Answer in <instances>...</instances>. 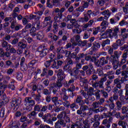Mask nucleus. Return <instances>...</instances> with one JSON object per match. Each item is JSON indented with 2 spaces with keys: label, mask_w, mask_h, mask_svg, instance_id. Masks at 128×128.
<instances>
[{
  "label": "nucleus",
  "mask_w": 128,
  "mask_h": 128,
  "mask_svg": "<svg viewBox=\"0 0 128 128\" xmlns=\"http://www.w3.org/2000/svg\"><path fill=\"white\" fill-rule=\"evenodd\" d=\"M58 26H59V24L56 22L53 23L52 32H54V34H56V32H58Z\"/></svg>",
  "instance_id": "obj_38"
},
{
  "label": "nucleus",
  "mask_w": 128,
  "mask_h": 128,
  "mask_svg": "<svg viewBox=\"0 0 128 128\" xmlns=\"http://www.w3.org/2000/svg\"><path fill=\"white\" fill-rule=\"evenodd\" d=\"M62 104H63L65 108H70V102L68 100L62 102Z\"/></svg>",
  "instance_id": "obj_57"
},
{
  "label": "nucleus",
  "mask_w": 128,
  "mask_h": 128,
  "mask_svg": "<svg viewBox=\"0 0 128 128\" xmlns=\"http://www.w3.org/2000/svg\"><path fill=\"white\" fill-rule=\"evenodd\" d=\"M38 64V60H31L28 64L29 68H34Z\"/></svg>",
  "instance_id": "obj_39"
},
{
  "label": "nucleus",
  "mask_w": 128,
  "mask_h": 128,
  "mask_svg": "<svg viewBox=\"0 0 128 128\" xmlns=\"http://www.w3.org/2000/svg\"><path fill=\"white\" fill-rule=\"evenodd\" d=\"M94 88L92 87H90V88H88V90L87 91V95L89 96H94Z\"/></svg>",
  "instance_id": "obj_37"
},
{
  "label": "nucleus",
  "mask_w": 128,
  "mask_h": 128,
  "mask_svg": "<svg viewBox=\"0 0 128 128\" xmlns=\"http://www.w3.org/2000/svg\"><path fill=\"white\" fill-rule=\"evenodd\" d=\"M36 38L37 40H42L44 39V34L42 31H40L37 33Z\"/></svg>",
  "instance_id": "obj_32"
},
{
  "label": "nucleus",
  "mask_w": 128,
  "mask_h": 128,
  "mask_svg": "<svg viewBox=\"0 0 128 128\" xmlns=\"http://www.w3.org/2000/svg\"><path fill=\"white\" fill-rule=\"evenodd\" d=\"M100 116L98 114H96L93 118H91V122H100Z\"/></svg>",
  "instance_id": "obj_35"
},
{
  "label": "nucleus",
  "mask_w": 128,
  "mask_h": 128,
  "mask_svg": "<svg viewBox=\"0 0 128 128\" xmlns=\"http://www.w3.org/2000/svg\"><path fill=\"white\" fill-rule=\"evenodd\" d=\"M67 63L66 64L68 66H74V61H72V60L70 58H68L66 59Z\"/></svg>",
  "instance_id": "obj_62"
},
{
  "label": "nucleus",
  "mask_w": 128,
  "mask_h": 128,
  "mask_svg": "<svg viewBox=\"0 0 128 128\" xmlns=\"http://www.w3.org/2000/svg\"><path fill=\"white\" fill-rule=\"evenodd\" d=\"M100 40H104V38H108V36H106V32L104 33V30H102L100 34Z\"/></svg>",
  "instance_id": "obj_54"
},
{
  "label": "nucleus",
  "mask_w": 128,
  "mask_h": 128,
  "mask_svg": "<svg viewBox=\"0 0 128 128\" xmlns=\"http://www.w3.org/2000/svg\"><path fill=\"white\" fill-rule=\"evenodd\" d=\"M30 20H32L34 18L36 20L34 24V26H36V28H40V16H38L36 15L30 14L29 16Z\"/></svg>",
  "instance_id": "obj_7"
},
{
  "label": "nucleus",
  "mask_w": 128,
  "mask_h": 128,
  "mask_svg": "<svg viewBox=\"0 0 128 128\" xmlns=\"http://www.w3.org/2000/svg\"><path fill=\"white\" fill-rule=\"evenodd\" d=\"M104 82H106L105 80L101 78L98 82L93 83L92 86L95 88H104Z\"/></svg>",
  "instance_id": "obj_8"
},
{
  "label": "nucleus",
  "mask_w": 128,
  "mask_h": 128,
  "mask_svg": "<svg viewBox=\"0 0 128 128\" xmlns=\"http://www.w3.org/2000/svg\"><path fill=\"white\" fill-rule=\"evenodd\" d=\"M80 82H82V86H84V90H86V92H88V85L86 84V82H88V80L80 77Z\"/></svg>",
  "instance_id": "obj_14"
},
{
  "label": "nucleus",
  "mask_w": 128,
  "mask_h": 128,
  "mask_svg": "<svg viewBox=\"0 0 128 128\" xmlns=\"http://www.w3.org/2000/svg\"><path fill=\"white\" fill-rule=\"evenodd\" d=\"M122 52L120 51L115 50L114 52V55L110 56V62L113 66V70L118 68V58L122 56Z\"/></svg>",
  "instance_id": "obj_1"
},
{
  "label": "nucleus",
  "mask_w": 128,
  "mask_h": 128,
  "mask_svg": "<svg viewBox=\"0 0 128 128\" xmlns=\"http://www.w3.org/2000/svg\"><path fill=\"white\" fill-rule=\"evenodd\" d=\"M62 14L61 13H58L57 16H56L54 18V22H56V24H60V20L62 18Z\"/></svg>",
  "instance_id": "obj_27"
},
{
  "label": "nucleus",
  "mask_w": 128,
  "mask_h": 128,
  "mask_svg": "<svg viewBox=\"0 0 128 128\" xmlns=\"http://www.w3.org/2000/svg\"><path fill=\"white\" fill-rule=\"evenodd\" d=\"M114 86H115L116 88H118L120 90L122 88V84H123L122 82V80H120V78H117L114 80Z\"/></svg>",
  "instance_id": "obj_15"
},
{
  "label": "nucleus",
  "mask_w": 128,
  "mask_h": 128,
  "mask_svg": "<svg viewBox=\"0 0 128 128\" xmlns=\"http://www.w3.org/2000/svg\"><path fill=\"white\" fill-rule=\"evenodd\" d=\"M32 96L34 100L36 102H40V98H42V96L40 94H36L34 92L32 93Z\"/></svg>",
  "instance_id": "obj_30"
},
{
  "label": "nucleus",
  "mask_w": 128,
  "mask_h": 128,
  "mask_svg": "<svg viewBox=\"0 0 128 128\" xmlns=\"http://www.w3.org/2000/svg\"><path fill=\"white\" fill-rule=\"evenodd\" d=\"M42 109V104H36L34 106V110L35 112H41Z\"/></svg>",
  "instance_id": "obj_43"
},
{
  "label": "nucleus",
  "mask_w": 128,
  "mask_h": 128,
  "mask_svg": "<svg viewBox=\"0 0 128 128\" xmlns=\"http://www.w3.org/2000/svg\"><path fill=\"white\" fill-rule=\"evenodd\" d=\"M98 80V75H96V74H93L89 82H92V84L94 83V81L96 82Z\"/></svg>",
  "instance_id": "obj_36"
},
{
  "label": "nucleus",
  "mask_w": 128,
  "mask_h": 128,
  "mask_svg": "<svg viewBox=\"0 0 128 128\" xmlns=\"http://www.w3.org/2000/svg\"><path fill=\"white\" fill-rule=\"evenodd\" d=\"M64 118H65V124H66V126L67 128H70V118L69 116H66L65 114L64 116Z\"/></svg>",
  "instance_id": "obj_19"
},
{
  "label": "nucleus",
  "mask_w": 128,
  "mask_h": 128,
  "mask_svg": "<svg viewBox=\"0 0 128 128\" xmlns=\"http://www.w3.org/2000/svg\"><path fill=\"white\" fill-rule=\"evenodd\" d=\"M70 108L72 110V112H76V108H78V106L76 105V103L73 102L70 104L69 106Z\"/></svg>",
  "instance_id": "obj_34"
},
{
  "label": "nucleus",
  "mask_w": 128,
  "mask_h": 128,
  "mask_svg": "<svg viewBox=\"0 0 128 128\" xmlns=\"http://www.w3.org/2000/svg\"><path fill=\"white\" fill-rule=\"evenodd\" d=\"M100 32V26H98L96 28H94L93 30L94 36H96V34H98Z\"/></svg>",
  "instance_id": "obj_56"
},
{
  "label": "nucleus",
  "mask_w": 128,
  "mask_h": 128,
  "mask_svg": "<svg viewBox=\"0 0 128 128\" xmlns=\"http://www.w3.org/2000/svg\"><path fill=\"white\" fill-rule=\"evenodd\" d=\"M49 86L50 90H52V94H56V92H58V90L62 86V83L57 80L56 82L50 84Z\"/></svg>",
  "instance_id": "obj_3"
},
{
  "label": "nucleus",
  "mask_w": 128,
  "mask_h": 128,
  "mask_svg": "<svg viewBox=\"0 0 128 128\" xmlns=\"http://www.w3.org/2000/svg\"><path fill=\"white\" fill-rule=\"evenodd\" d=\"M122 114H128V106H124L122 108Z\"/></svg>",
  "instance_id": "obj_48"
},
{
  "label": "nucleus",
  "mask_w": 128,
  "mask_h": 128,
  "mask_svg": "<svg viewBox=\"0 0 128 128\" xmlns=\"http://www.w3.org/2000/svg\"><path fill=\"white\" fill-rule=\"evenodd\" d=\"M42 120H44V122L54 126V122H56L58 118L54 116L52 118V114L50 113H46L42 116Z\"/></svg>",
  "instance_id": "obj_4"
},
{
  "label": "nucleus",
  "mask_w": 128,
  "mask_h": 128,
  "mask_svg": "<svg viewBox=\"0 0 128 128\" xmlns=\"http://www.w3.org/2000/svg\"><path fill=\"white\" fill-rule=\"evenodd\" d=\"M90 36V32L86 31L84 32L83 35L84 40H88Z\"/></svg>",
  "instance_id": "obj_58"
},
{
  "label": "nucleus",
  "mask_w": 128,
  "mask_h": 128,
  "mask_svg": "<svg viewBox=\"0 0 128 128\" xmlns=\"http://www.w3.org/2000/svg\"><path fill=\"white\" fill-rule=\"evenodd\" d=\"M38 114V113L34 110L32 112H30L28 115V116L29 118H32L33 120H34V118H36V115Z\"/></svg>",
  "instance_id": "obj_33"
},
{
  "label": "nucleus",
  "mask_w": 128,
  "mask_h": 128,
  "mask_svg": "<svg viewBox=\"0 0 128 128\" xmlns=\"http://www.w3.org/2000/svg\"><path fill=\"white\" fill-rule=\"evenodd\" d=\"M2 100V102H4L6 104H8V102H9L8 98L6 97V94H3Z\"/></svg>",
  "instance_id": "obj_60"
},
{
  "label": "nucleus",
  "mask_w": 128,
  "mask_h": 128,
  "mask_svg": "<svg viewBox=\"0 0 128 128\" xmlns=\"http://www.w3.org/2000/svg\"><path fill=\"white\" fill-rule=\"evenodd\" d=\"M78 26H80V25L78 24L74 25V28H75L73 29L72 30L74 34H80V32H82V29H80Z\"/></svg>",
  "instance_id": "obj_23"
},
{
  "label": "nucleus",
  "mask_w": 128,
  "mask_h": 128,
  "mask_svg": "<svg viewBox=\"0 0 128 128\" xmlns=\"http://www.w3.org/2000/svg\"><path fill=\"white\" fill-rule=\"evenodd\" d=\"M56 52L58 54V58H62V55L60 54H62V47H59L56 48Z\"/></svg>",
  "instance_id": "obj_52"
},
{
  "label": "nucleus",
  "mask_w": 128,
  "mask_h": 128,
  "mask_svg": "<svg viewBox=\"0 0 128 128\" xmlns=\"http://www.w3.org/2000/svg\"><path fill=\"white\" fill-rule=\"evenodd\" d=\"M100 26H102V30H106L108 26V22L106 20H104L100 24Z\"/></svg>",
  "instance_id": "obj_26"
},
{
  "label": "nucleus",
  "mask_w": 128,
  "mask_h": 128,
  "mask_svg": "<svg viewBox=\"0 0 128 128\" xmlns=\"http://www.w3.org/2000/svg\"><path fill=\"white\" fill-rule=\"evenodd\" d=\"M26 40H22V42H20L18 44V50H17V54H22V52L24 50V48H26L27 44H24V42Z\"/></svg>",
  "instance_id": "obj_6"
},
{
  "label": "nucleus",
  "mask_w": 128,
  "mask_h": 128,
  "mask_svg": "<svg viewBox=\"0 0 128 128\" xmlns=\"http://www.w3.org/2000/svg\"><path fill=\"white\" fill-rule=\"evenodd\" d=\"M94 21L93 20H90L87 24H85L84 26V28H90L92 26V24Z\"/></svg>",
  "instance_id": "obj_46"
},
{
  "label": "nucleus",
  "mask_w": 128,
  "mask_h": 128,
  "mask_svg": "<svg viewBox=\"0 0 128 128\" xmlns=\"http://www.w3.org/2000/svg\"><path fill=\"white\" fill-rule=\"evenodd\" d=\"M97 15L96 12L88 10L86 14H84V18H80L79 20L82 22H88L90 18H92V17L96 16Z\"/></svg>",
  "instance_id": "obj_2"
},
{
  "label": "nucleus",
  "mask_w": 128,
  "mask_h": 128,
  "mask_svg": "<svg viewBox=\"0 0 128 128\" xmlns=\"http://www.w3.org/2000/svg\"><path fill=\"white\" fill-rule=\"evenodd\" d=\"M100 60L101 66H105V64H108V61H107L104 57L100 58Z\"/></svg>",
  "instance_id": "obj_28"
},
{
  "label": "nucleus",
  "mask_w": 128,
  "mask_h": 128,
  "mask_svg": "<svg viewBox=\"0 0 128 128\" xmlns=\"http://www.w3.org/2000/svg\"><path fill=\"white\" fill-rule=\"evenodd\" d=\"M30 36H36V27H32L30 30Z\"/></svg>",
  "instance_id": "obj_45"
},
{
  "label": "nucleus",
  "mask_w": 128,
  "mask_h": 128,
  "mask_svg": "<svg viewBox=\"0 0 128 128\" xmlns=\"http://www.w3.org/2000/svg\"><path fill=\"white\" fill-rule=\"evenodd\" d=\"M12 18V20L14 21L12 22L11 24V28H15L16 30V22L14 20H16V7L15 8L14 10L13 11Z\"/></svg>",
  "instance_id": "obj_12"
},
{
  "label": "nucleus",
  "mask_w": 128,
  "mask_h": 128,
  "mask_svg": "<svg viewBox=\"0 0 128 128\" xmlns=\"http://www.w3.org/2000/svg\"><path fill=\"white\" fill-rule=\"evenodd\" d=\"M100 14L104 16V20H108V18H110L112 14V12H110L108 10H104L100 12Z\"/></svg>",
  "instance_id": "obj_13"
},
{
  "label": "nucleus",
  "mask_w": 128,
  "mask_h": 128,
  "mask_svg": "<svg viewBox=\"0 0 128 128\" xmlns=\"http://www.w3.org/2000/svg\"><path fill=\"white\" fill-rule=\"evenodd\" d=\"M2 48H7L6 50H10V48H12V45L8 44V43L6 41L3 40L1 42Z\"/></svg>",
  "instance_id": "obj_20"
},
{
  "label": "nucleus",
  "mask_w": 128,
  "mask_h": 128,
  "mask_svg": "<svg viewBox=\"0 0 128 128\" xmlns=\"http://www.w3.org/2000/svg\"><path fill=\"white\" fill-rule=\"evenodd\" d=\"M113 30L114 32H112V34H113V36H114V38L116 40H117V38H118V32H120V28H118L116 27L115 28H114Z\"/></svg>",
  "instance_id": "obj_31"
},
{
  "label": "nucleus",
  "mask_w": 128,
  "mask_h": 128,
  "mask_svg": "<svg viewBox=\"0 0 128 128\" xmlns=\"http://www.w3.org/2000/svg\"><path fill=\"white\" fill-rule=\"evenodd\" d=\"M25 102L28 103L29 106H34L36 104V101L32 100V98L30 97L25 98Z\"/></svg>",
  "instance_id": "obj_17"
},
{
  "label": "nucleus",
  "mask_w": 128,
  "mask_h": 128,
  "mask_svg": "<svg viewBox=\"0 0 128 128\" xmlns=\"http://www.w3.org/2000/svg\"><path fill=\"white\" fill-rule=\"evenodd\" d=\"M88 110V106L86 105H80V108L79 110H78L76 111V114L78 116H80L81 118H84L86 116V110Z\"/></svg>",
  "instance_id": "obj_5"
},
{
  "label": "nucleus",
  "mask_w": 128,
  "mask_h": 128,
  "mask_svg": "<svg viewBox=\"0 0 128 128\" xmlns=\"http://www.w3.org/2000/svg\"><path fill=\"white\" fill-rule=\"evenodd\" d=\"M62 126L63 128L66 126V123L64 119L58 120L54 124L55 128H61Z\"/></svg>",
  "instance_id": "obj_11"
},
{
  "label": "nucleus",
  "mask_w": 128,
  "mask_h": 128,
  "mask_svg": "<svg viewBox=\"0 0 128 128\" xmlns=\"http://www.w3.org/2000/svg\"><path fill=\"white\" fill-rule=\"evenodd\" d=\"M11 106L13 108L12 112H14L15 116H16V98H14L12 99Z\"/></svg>",
  "instance_id": "obj_16"
},
{
  "label": "nucleus",
  "mask_w": 128,
  "mask_h": 128,
  "mask_svg": "<svg viewBox=\"0 0 128 128\" xmlns=\"http://www.w3.org/2000/svg\"><path fill=\"white\" fill-rule=\"evenodd\" d=\"M48 50L46 44H42L38 48V52H40L41 50Z\"/></svg>",
  "instance_id": "obj_47"
},
{
  "label": "nucleus",
  "mask_w": 128,
  "mask_h": 128,
  "mask_svg": "<svg viewBox=\"0 0 128 128\" xmlns=\"http://www.w3.org/2000/svg\"><path fill=\"white\" fill-rule=\"evenodd\" d=\"M63 70L64 72H68L69 74L72 72V68L70 66L68 65V64H65L63 67Z\"/></svg>",
  "instance_id": "obj_24"
},
{
  "label": "nucleus",
  "mask_w": 128,
  "mask_h": 128,
  "mask_svg": "<svg viewBox=\"0 0 128 128\" xmlns=\"http://www.w3.org/2000/svg\"><path fill=\"white\" fill-rule=\"evenodd\" d=\"M88 44V40H80L79 41V42L78 43V46H81L82 48H83L84 46H86Z\"/></svg>",
  "instance_id": "obj_42"
},
{
  "label": "nucleus",
  "mask_w": 128,
  "mask_h": 128,
  "mask_svg": "<svg viewBox=\"0 0 128 128\" xmlns=\"http://www.w3.org/2000/svg\"><path fill=\"white\" fill-rule=\"evenodd\" d=\"M100 48V44L98 42H94L92 48L94 52H96L98 50L97 48Z\"/></svg>",
  "instance_id": "obj_25"
},
{
  "label": "nucleus",
  "mask_w": 128,
  "mask_h": 128,
  "mask_svg": "<svg viewBox=\"0 0 128 128\" xmlns=\"http://www.w3.org/2000/svg\"><path fill=\"white\" fill-rule=\"evenodd\" d=\"M6 114V108H2L0 110V118H4V114Z\"/></svg>",
  "instance_id": "obj_63"
},
{
  "label": "nucleus",
  "mask_w": 128,
  "mask_h": 128,
  "mask_svg": "<svg viewBox=\"0 0 128 128\" xmlns=\"http://www.w3.org/2000/svg\"><path fill=\"white\" fill-rule=\"evenodd\" d=\"M105 32L108 38H114V35L112 34V30L108 29L105 31Z\"/></svg>",
  "instance_id": "obj_22"
},
{
  "label": "nucleus",
  "mask_w": 128,
  "mask_h": 128,
  "mask_svg": "<svg viewBox=\"0 0 128 128\" xmlns=\"http://www.w3.org/2000/svg\"><path fill=\"white\" fill-rule=\"evenodd\" d=\"M83 128H90V123H88V120H85L83 121Z\"/></svg>",
  "instance_id": "obj_53"
},
{
  "label": "nucleus",
  "mask_w": 128,
  "mask_h": 128,
  "mask_svg": "<svg viewBox=\"0 0 128 128\" xmlns=\"http://www.w3.org/2000/svg\"><path fill=\"white\" fill-rule=\"evenodd\" d=\"M110 44V40L106 39L102 42L101 46H102V50H104L105 52L108 50L110 46L108 45Z\"/></svg>",
  "instance_id": "obj_9"
},
{
  "label": "nucleus",
  "mask_w": 128,
  "mask_h": 128,
  "mask_svg": "<svg viewBox=\"0 0 128 128\" xmlns=\"http://www.w3.org/2000/svg\"><path fill=\"white\" fill-rule=\"evenodd\" d=\"M95 92L94 93L93 96H95L96 97V100H98L100 98V92H101V90H97L94 91Z\"/></svg>",
  "instance_id": "obj_40"
},
{
  "label": "nucleus",
  "mask_w": 128,
  "mask_h": 128,
  "mask_svg": "<svg viewBox=\"0 0 128 128\" xmlns=\"http://www.w3.org/2000/svg\"><path fill=\"white\" fill-rule=\"evenodd\" d=\"M101 94H102V96L104 98H108V94L106 92L104 91V90H101Z\"/></svg>",
  "instance_id": "obj_61"
},
{
  "label": "nucleus",
  "mask_w": 128,
  "mask_h": 128,
  "mask_svg": "<svg viewBox=\"0 0 128 128\" xmlns=\"http://www.w3.org/2000/svg\"><path fill=\"white\" fill-rule=\"evenodd\" d=\"M82 128V123L80 121H77L74 124H72L70 128Z\"/></svg>",
  "instance_id": "obj_21"
},
{
  "label": "nucleus",
  "mask_w": 128,
  "mask_h": 128,
  "mask_svg": "<svg viewBox=\"0 0 128 128\" xmlns=\"http://www.w3.org/2000/svg\"><path fill=\"white\" fill-rule=\"evenodd\" d=\"M86 56V54L84 53H80L79 54H78L76 58V62H80V58H84Z\"/></svg>",
  "instance_id": "obj_44"
},
{
  "label": "nucleus",
  "mask_w": 128,
  "mask_h": 128,
  "mask_svg": "<svg viewBox=\"0 0 128 128\" xmlns=\"http://www.w3.org/2000/svg\"><path fill=\"white\" fill-rule=\"evenodd\" d=\"M119 26H128V22H126L124 20H122L119 22Z\"/></svg>",
  "instance_id": "obj_59"
},
{
  "label": "nucleus",
  "mask_w": 128,
  "mask_h": 128,
  "mask_svg": "<svg viewBox=\"0 0 128 128\" xmlns=\"http://www.w3.org/2000/svg\"><path fill=\"white\" fill-rule=\"evenodd\" d=\"M76 104H77L79 106H82L84 104V100H82V96H77V98L76 100Z\"/></svg>",
  "instance_id": "obj_18"
},
{
  "label": "nucleus",
  "mask_w": 128,
  "mask_h": 128,
  "mask_svg": "<svg viewBox=\"0 0 128 128\" xmlns=\"http://www.w3.org/2000/svg\"><path fill=\"white\" fill-rule=\"evenodd\" d=\"M126 62H128V60H126V59L122 58L120 62L118 61V66H122V64H126Z\"/></svg>",
  "instance_id": "obj_55"
},
{
  "label": "nucleus",
  "mask_w": 128,
  "mask_h": 128,
  "mask_svg": "<svg viewBox=\"0 0 128 128\" xmlns=\"http://www.w3.org/2000/svg\"><path fill=\"white\" fill-rule=\"evenodd\" d=\"M22 74L20 72H18L17 73V76H16V78L18 80H22Z\"/></svg>",
  "instance_id": "obj_64"
},
{
  "label": "nucleus",
  "mask_w": 128,
  "mask_h": 128,
  "mask_svg": "<svg viewBox=\"0 0 128 128\" xmlns=\"http://www.w3.org/2000/svg\"><path fill=\"white\" fill-rule=\"evenodd\" d=\"M64 62L60 60H54L53 61V64L52 65V68H55L56 70H58L60 68L62 67Z\"/></svg>",
  "instance_id": "obj_10"
},
{
  "label": "nucleus",
  "mask_w": 128,
  "mask_h": 128,
  "mask_svg": "<svg viewBox=\"0 0 128 128\" xmlns=\"http://www.w3.org/2000/svg\"><path fill=\"white\" fill-rule=\"evenodd\" d=\"M40 50L41 51H38L39 52H40V58H44V56H46L49 52V50L46 49Z\"/></svg>",
  "instance_id": "obj_29"
},
{
  "label": "nucleus",
  "mask_w": 128,
  "mask_h": 128,
  "mask_svg": "<svg viewBox=\"0 0 128 128\" xmlns=\"http://www.w3.org/2000/svg\"><path fill=\"white\" fill-rule=\"evenodd\" d=\"M66 110V108L64 106H60V107H56L55 109V112H62Z\"/></svg>",
  "instance_id": "obj_49"
},
{
  "label": "nucleus",
  "mask_w": 128,
  "mask_h": 128,
  "mask_svg": "<svg viewBox=\"0 0 128 128\" xmlns=\"http://www.w3.org/2000/svg\"><path fill=\"white\" fill-rule=\"evenodd\" d=\"M102 124H103L106 128H110V124L108 122V119H104L102 120Z\"/></svg>",
  "instance_id": "obj_41"
},
{
  "label": "nucleus",
  "mask_w": 128,
  "mask_h": 128,
  "mask_svg": "<svg viewBox=\"0 0 128 128\" xmlns=\"http://www.w3.org/2000/svg\"><path fill=\"white\" fill-rule=\"evenodd\" d=\"M106 2V0H99L97 2V6H104Z\"/></svg>",
  "instance_id": "obj_50"
},
{
  "label": "nucleus",
  "mask_w": 128,
  "mask_h": 128,
  "mask_svg": "<svg viewBox=\"0 0 128 128\" xmlns=\"http://www.w3.org/2000/svg\"><path fill=\"white\" fill-rule=\"evenodd\" d=\"M116 106L117 110H120L122 106V102H120V100H118L116 102Z\"/></svg>",
  "instance_id": "obj_51"
}]
</instances>
